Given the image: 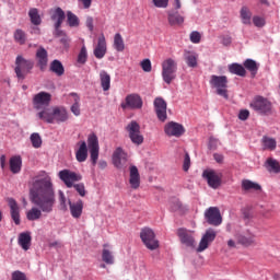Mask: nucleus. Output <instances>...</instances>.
<instances>
[{"label":"nucleus","mask_w":280,"mask_h":280,"mask_svg":"<svg viewBox=\"0 0 280 280\" xmlns=\"http://www.w3.org/2000/svg\"><path fill=\"white\" fill-rule=\"evenodd\" d=\"M30 200L35 205L26 212V218L30 222H35L43 218V213H51L54 205H56V190L51 177L36 176L33 178L30 187Z\"/></svg>","instance_id":"1"},{"label":"nucleus","mask_w":280,"mask_h":280,"mask_svg":"<svg viewBox=\"0 0 280 280\" xmlns=\"http://www.w3.org/2000/svg\"><path fill=\"white\" fill-rule=\"evenodd\" d=\"M37 117L46 124H65L69 121V112L62 106H56L39 110Z\"/></svg>","instance_id":"2"},{"label":"nucleus","mask_w":280,"mask_h":280,"mask_svg":"<svg viewBox=\"0 0 280 280\" xmlns=\"http://www.w3.org/2000/svg\"><path fill=\"white\" fill-rule=\"evenodd\" d=\"M32 69H34V61L31 59H26L25 57L19 55L15 58V74L18 80H25L28 73H32Z\"/></svg>","instance_id":"3"},{"label":"nucleus","mask_w":280,"mask_h":280,"mask_svg":"<svg viewBox=\"0 0 280 280\" xmlns=\"http://www.w3.org/2000/svg\"><path fill=\"white\" fill-rule=\"evenodd\" d=\"M178 63L172 58H167L162 62V78L166 84H172L176 80Z\"/></svg>","instance_id":"4"},{"label":"nucleus","mask_w":280,"mask_h":280,"mask_svg":"<svg viewBox=\"0 0 280 280\" xmlns=\"http://www.w3.org/2000/svg\"><path fill=\"white\" fill-rule=\"evenodd\" d=\"M210 85L212 86V89L217 90V93L221 97L229 100V91L226 90L229 86V79H226L225 75H221V77H218L215 74L211 75Z\"/></svg>","instance_id":"5"},{"label":"nucleus","mask_w":280,"mask_h":280,"mask_svg":"<svg viewBox=\"0 0 280 280\" xmlns=\"http://www.w3.org/2000/svg\"><path fill=\"white\" fill-rule=\"evenodd\" d=\"M140 238L149 250H156L160 246L159 240H156V234H154V231L150 228L141 230Z\"/></svg>","instance_id":"6"},{"label":"nucleus","mask_w":280,"mask_h":280,"mask_svg":"<svg viewBox=\"0 0 280 280\" xmlns=\"http://www.w3.org/2000/svg\"><path fill=\"white\" fill-rule=\"evenodd\" d=\"M122 110H141L143 108V98L139 94H129L125 102L120 104Z\"/></svg>","instance_id":"7"},{"label":"nucleus","mask_w":280,"mask_h":280,"mask_svg":"<svg viewBox=\"0 0 280 280\" xmlns=\"http://www.w3.org/2000/svg\"><path fill=\"white\" fill-rule=\"evenodd\" d=\"M88 148L90 152V159L93 166L97 165V159H100V140L97 135L90 133L88 136Z\"/></svg>","instance_id":"8"},{"label":"nucleus","mask_w":280,"mask_h":280,"mask_svg":"<svg viewBox=\"0 0 280 280\" xmlns=\"http://www.w3.org/2000/svg\"><path fill=\"white\" fill-rule=\"evenodd\" d=\"M250 108L260 115H268L272 110V103L264 96H256L250 103Z\"/></svg>","instance_id":"9"},{"label":"nucleus","mask_w":280,"mask_h":280,"mask_svg":"<svg viewBox=\"0 0 280 280\" xmlns=\"http://www.w3.org/2000/svg\"><path fill=\"white\" fill-rule=\"evenodd\" d=\"M58 177L62 180L66 187H68V189H71L74 183H80V180H82V175L80 173L67 168L60 171L58 173Z\"/></svg>","instance_id":"10"},{"label":"nucleus","mask_w":280,"mask_h":280,"mask_svg":"<svg viewBox=\"0 0 280 280\" xmlns=\"http://www.w3.org/2000/svg\"><path fill=\"white\" fill-rule=\"evenodd\" d=\"M129 139L136 144V145H141L143 143V136L141 135V126L137 120H132L127 125L126 128Z\"/></svg>","instance_id":"11"},{"label":"nucleus","mask_w":280,"mask_h":280,"mask_svg":"<svg viewBox=\"0 0 280 280\" xmlns=\"http://www.w3.org/2000/svg\"><path fill=\"white\" fill-rule=\"evenodd\" d=\"M202 177L211 189H220L222 186V173H218L214 170H206L202 173Z\"/></svg>","instance_id":"12"},{"label":"nucleus","mask_w":280,"mask_h":280,"mask_svg":"<svg viewBox=\"0 0 280 280\" xmlns=\"http://www.w3.org/2000/svg\"><path fill=\"white\" fill-rule=\"evenodd\" d=\"M51 103V94L47 92H39L33 97V106L35 110H45V108L49 107Z\"/></svg>","instance_id":"13"},{"label":"nucleus","mask_w":280,"mask_h":280,"mask_svg":"<svg viewBox=\"0 0 280 280\" xmlns=\"http://www.w3.org/2000/svg\"><path fill=\"white\" fill-rule=\"evenodd\" d=\"M112 161L117 170H126L128 167V154L122 148H117L114 151Z\"/></svg>","instance_id":"14"},{"label":"nucleus","mask_w":280,"mask_h":280,"mask_svg":"<svg viewBox=\"0 0 280 280\" xmlns=\"http://www.w3.org/2000/svg\"><path fill=\"white\" fill-rule=\"evenodd\" d=\"M215 237H218V232L213 229H208L200 240L197 253H203V250H207V248H209V244L214 242Z\"/></svg>","instance_id":"15"},{"label":"nucleus","mask_w":280,"mask_h":280,"mask_svg":"<svg viewBox=\"0 0 280 280\" xmlns=\"http://www.w3.org/2000/svg\"><path fill=\"white\" fill-rule=\"evenodd\" d=\"M154 110L156 117L160 121H165L167 119V102L163 97H156L153 102Z\"/></svg>","instance_id":"16"},{"label":"nucleus","mask_w":280,"mask_h":280,"mask_svg":"<svg viewBox=\"0 0 280 280\" xmlns=\"http://www.w3.org/2000/svg\"><path fill=\"white\" fill-rule=\"evenodd\" d=\"M206 220L209 224H212V226H220L222 224V215L220 214V209L217 207H210L205 212Z\"/></svg>","instance_id":"17"},{"label":"nucleus","mask_w":280,"mask_h":280,"mask_svg":"<svg viewBox=\"0 0 280 280\" xmlns=\"http://www.w3.org/2000/svg\"><path fill=\"white\" fill-rule=\"evenodd\" d=\"M164 132L167 137H183L185 127L178 122L170 121L164 126Z\"/></svg>","instance_id":"18"},{"label":"nucleus","mask_w":280,"mask_h":280,"mask_svg":"<svg viewBox=\"0 0 280 280\" xmlns=\"http://www.w3.org/2000/svg\"><path fill=\"white\" fill-rule=\"evenodd\" d=\"M178 237L182 244L189 248H196V238H194V232L185 229L178 230Z\"/></svg>","instance_id":"19"},{"label":"nucleus","mask_w":280,"mask_h":280,"mask_svg":"<svg viewBox=\"0 0 280 280\" xmlns=\"http://www.w3.org/2000/svg\"><path fill=\"white\" fill-rule=\"evenodd\" d=\"M51 21L55 22V33L58 35L62 34L60 27L65 21V11H62L60 8L55 9L51 14Z\"/></svg>","instance_id":"20"},{"label":"nucleus","mask_w":280,"mask_h":280,"mask_svg":"<svg viewBox=\"0 0 280 280\" xmlns=\"http://www.w3.org/2000/svg\"><path fill=\"white\" fill-rule=\"evenodd\" d=\"M107 47H106V37L104 34H101L97 39V45L94 48V56L97 60H102L104 56H106Z\"/></svg>","instance_id":"21"},{"label":"nucleus","mask_w":280,"mask_h":280,"mask_svg":"<svg viewBox=\"0 0 280 280\" xmlns=\"http://www.w3.org/2000/svg\"><path fill=\"white\" fill-rule=\"evenodd\" d=\"M37 60V66L39 67L40 71H45L47 69V63L49 62L47 50L40 46L35 55Z\"/></svg>","instance_id":"22"},{"label":"nucleus","mask_w":280,"mask_h":280,"mask_svg":"<svg viewBox=\"0 0 280 280\" xmlns=\"http://www.w3.org/2000/svg\"><path fill=\"white\" fill-rule=\"evenodd\" d=\"M8 203L11 211V218L14 224H21V209L19 208V203L16 202V200H14V198H9Z\"/></svg>","instance_id":"23"},{"label":"nucleus","mask_w":280,"mask_h":280,"mask_svg":"<svg viewBox=\"0 0 280 280\" xmlns=\"http://www.w3.org/2000/svg\"><path fill=\"white\" fill-rule=\"evenodd\" d=\"M69 207L72 218H74V220H80V218H82V211H84V201L81 199L74 202L69 201Z\"/></svg>","instance_id":"24"},{"label":"nucleus","mask_w":280,"mask_h":280,"mask_svg":"<svg viewBox=\"0 0 280 280\" xmlns=\"http://www.w3.org/2000/svg\"><path fill=\"white\" fill-rule=\"evenodd\" d=\"M129 172V185L132 189H139L141 185V175H139V168H137V166H130Z\"/></svg>","instance_id":"25"},{"label":"nucleus","mask_w":280,"mask_h":280,"mask_svg":"<svg viewBox=\"0 0 280 280\" xmlns=\"http://www.w3.org/2000/svg\"><path fill=\"white\" fill-rule=\"evenodd\" d=\"M79 148L75 151V159L78 161V163H84V161H86V159H89V148L86 147V142L85 141H80L78 143Z\"/></svg>","instance_id":"26"},{"label":"nucleus","mask_w":280,"mask_h":280,"mask_svg":"<svg viewBox=\"0 0 280 280\" xmlns=\"http://www.w3.org/2000/svg\"><path fill=\"white\" fill-rule=\"evenodd\" d=\"M235 238L237 240L238 244H242L243 246H250L255 244V235L250 233H240L237 232L235 234Z\"/></svg>","instance_id":"27"},{"label":"nucleus","mask_w":280,"mask_h":280,"mask_svg":"<svg viewBox=\"0 0 280 280\" xmlns=\"http://www.w3.org/2000/svg\"><path fill=\"white\" fill-rule=\"evenodd\" d=\"M18 243L23 250H30L32 246V234L30 232L21 233L19 235Z\"/></svg>","instance_id":"28"},{"label":"nucleus","mask_w":280,"mask_h":280,"mask_svg":"<svg viewBox=\"0 0 280 280\" xmlns=\"http://www.w3.org/2000/svg\"><path fill=\"white\" fill-rule=\"evenodd\" d=\"M102 259L104 264H107L108 266H113V264H115V255H113L109 244L103 245Z\"/></svg>","instance_id":"29"},{"label":"nucleus","mask_w":280,"mask_h":280,"mask_svg":"<svg viewBox=\"0 0 280 280\" xmlns=\"http://www.w3.org/2000/svg\"><path fill=\"white\" fill-rule=\"evenodd\" d=\"M240 16L243 25H253V11H250V8L246 5L242 7Z\"/></svg>","instance_id":"30"},{"label":"nucleus","mask_w":280,"mask_h":280,"mask_svg":"<svg viewBox=\"0 0 280 280\" xmlns=\"http://www.w3.org/2000/svg\"><path fill=\"white\" fill-rule=\"evenodd\" d=\"M23 165V160L21 155H15L10 159V170L12 174H19L21 172V167Z\"/></svg>","instance_id":"31"},{"label":"nucleus","mask_w":280,"mask_h":280,"mask_svg":"<svg viewBox=\"0 0 280 280\" xmlns=\"http://www.w3.org/2000/svg\"><path fill=\"white\" fill-rule=\"evenodd\" d=\"M184 58L186 60V65L191 69H195V67H198V54L194 51H185Z\"/></svg>","instance_id":"32"},{"label":"nucleus","mask_w":280,"mask_h":280,"mask_svg":"<svg viewBox=\"0 0 280 280\" xmlns=\"http://www.w3.org/2000/svg\"><path fill=\"white\" fill-rule=\"evenodd\" d=\"M266 168L270 174H280V163L273 158L267 159Z\"/></svg>","instance_id":"33"},{"label":"nucleus","mask_w":280,"mask_h":280,"mask_svg":"<svg viewBox=\"0 0 280 280\" xmlns=\"http://www.w3.org/2000/svg\"><path fill=\"white\" fill-rule=\"evenodd\" d=\"M242 189H244V191H261V186L253 180L243 179Z\"/></svg>","instance_id":"34"},{"label":"nucleus","mask_w":280,"mask_h":280,"mask_svg":"<svg viewBox=\"0 0 280 280\" xmlns=\"http://www.w3.org/2000/svg\"><path fill=\"white\" fill-rule=\"evenodd\" d=\"M100 82L103 91H110V74L105 70L100 72Z\"/></svg>","instance_id":"35"},{"label":"nucleus","mask_w":280,"mask_h":280,"mask_svg":"<svg viewBox=\"0 0 280 280\" xmlns=\"http://www.w3.org/2000/svg\"><path fill=\"white\" fill-rule=\"evenodd\" d=\"M50 71L60 78L61 75H65V66H62L60 60L55 59L50 63Z\"/></svg>","instance_id":"36"},{"label":"nucleus","mask_w":280,"mask_h":280,"mask_svg":"<svg viewBox=\"0 0 280 280\" xmlns=\"http://www.w3.org/2000/svg\"><path fill=\"white\" fill-rule=\"evenodd\" d=\"M262 148L264 150H269V152H275V150H277V139L272 137H264Z\"/></svg>","instance_id":"37"},{"label":"nucleus","mask_w":280,"mask_h":280,"mask_svg":"<svg viewBox=\"0 0 280 280\" xmlns=\"http://www.w3.org/2000/svg\"><path fill=\"white\" fill-rule=\"evenodd\" d=\"M229 71L230 73H233L234 75H240L241 78H244V75H246V69L240 63L230 65Z\"/></svg>","instance_id":"38"},{"label":"nucleus","mask_w":280,"mask_h":280,"mask_svg":"<svg viewBox=\"0 0 280 280\" xmlns=\"http://www.w3.org/2000/svg\"><path fill=\"white\" fill-rule=\"evenodd\" d=\"M114 49L121 52L126 49V44L124 43V37L121 34L116 33L114 36Z\"/></svg>","instance_id":"39"},{"label":"nucleus","mask_w":280,"mask_h":280,"mask_svg":"<svg viewBox=\"0 0 280 280\" xmlns=\"http://www.w3.org/2000/svg\"><path fill=\"white\" fill-rule=\"evenodd\" d=\"M67 23L69 27H80V18L75 15L73 12H67Z\"/></svg>","instance_id":"40"},{"label":"nucleus","mask_w":280,"mask_h":280,"mask_svg":"<svg viewBox=\"0 0 280 280\" xmlns=\"http://www.w3.org/2000/svg\"><path fill=\"white\" fill-rule=\"evenodd\" d=\"M13 38H14L15 43H18L19 45H25V43L27 42V35L21 28H18L14 32Z\"/></svg>","instance_id":"41"},{"label":"nucleus","mask_w":280,"mask_h":280,"mask_svg":"<svg viewBox=\"0 0 280 280\" xmlns=\"http://www.w3.org/2000/svg\"><path fill=\"white\" fill-rule=\"evenodd\" d=\"M170 25H183L185 23V18L178 13L168 14Z\"/></svg>","instance_id":"42"},{"label":"nucleus","mask_w":280,"mask_h":280,"mask_svg":"<svg viewBox=\"0 0 280 280\" xmlns=\"http://www.w3.org/2000/svg\"><path fill=\"white\" fill-rule=\"evenodd\" d=\"M70 97L73 100V105L71 106V113L75 115V117H80V96L77 94H71Z\"/></svg>","instance_id":"43"},{"label":"nucleus","mask_w":280,"mask_h":280,"mask_svg":"<svg viewBox=\"0 0 280 280\" xmlns=\"http://www.w3.org/2000/svg\"><path fill=\"white\" fill-rule=\"evenodd\" d=\"M244 67L245 69H247V71H250L252 75H257V70L259 69L257 67V62L253 59H247L244 62Z\"/></svg>","instance_id":"44"},{"label":"nucleus","mask_w":280,"mask_h":280,"mask_svg":"<svg viewBox=\"0 0 280 280\" xmlns=\"http://www.w3.org/2000/svg\"><path fill=\"white\" fill-rule=\"evenodd\" d=\"M28 16L33 25H40V15L38 14V9L33 8L28 11Z\"/></svg>","instance_id":"45"},{"label":"nucleus","mask_w":280,"mask_h":280,"mask_svg":"<svg viewBox=\"0 0 280 280\" xmlns=\"http://www.w3.org/2000/svg\"><path fill=\"white\" fill-rule=\"evenodd\" d=\"M86 60H89V52L86 51V46H82L77 62L79 65H86Z\"/></svg>","instance_id":"46"},{"label":"nucleus","mask_w":280,"mask_h":280,"mask_svg":"<svg viewBox=\"0 0 280 280\" xmlns=\"http://www.w3.org/2000/svg\"><path fill=\"white\" fill-rule=\"evenodd\" d=\"M31 142L33 148H40L43 145V139L40 138L39 133H32L31 135Z\"/></svg>","instance_id":"47"},{"label":"nucleus","mask_w":280,"mask_h":280,"mask_svg":"<svg viewBox=\"0 0 280 280\" xmlns=\"http://www.w3.org/2000/svg\"><path fill=\"white\" fill-rule=\"evenodd\" d=\"M252 21L255 25V27H265L266 26V18L261 15H254L252 18Z\"/></svg>","instance_id":"48"},{"label":"nucleus","mask_w":280,"mask_h":280,"mask_svg":"<svg viewBox=\"0 0 280 280\" xmlns=\"http://www.w3.org/2000/svg\"><path fill=\"white\" fill-rule=\"evenodd\" d=\"M140 66L145 73H150V71H152V61H150V59H143L140 62Z\"/></svg>","instance_id":"49"},{"label":"nucleus","mask_w":280,"mask_h":280,"mask_svg":"<svg viewBox=\"0 0 280 280\" xmlns=\"http://www.w3.org/2000/svg\"><path fill=\"white\" fill-rule=\"evenodd\" d=\"M55 34H56V36H62L60 39V43H61V45H63V47H66V49H68L69 43H71V38H69V36H67V34L65 32L59 33V35H58V33L55 32Z\"/></svg>","instance_id":"50"},{"label":"nucleus","mask_w":280,"mask_h":280,"mask_svg":"<svg viewBox=\"0 0 280 280\" xmlns=\"http://www.w3.org/2000/svg\"><path fill=\"white\" fill-rule=\"evenodd\" d=\"M75 191H78L79 196H81L82 198H84V196H86V188L84 187L83 183L80 184H73V186Z\"/></svg>","instance_id":"51"},{"label":"nucleus","mask_w":280,"mask_h":280,"mask_svg":"<svg viewBox=\"0 0 280 280\" xmlns=\"http://www.w3.org/2000/svg\"><path fill=\"white\" fill-rule=\"evenodd\" d=\"M190 42H192L195 45H198V43H200V40L202 39V35H200V33L198 31H194L190 33Z\"/></svg>","instance_id":"52"},{"label":"nucleus","mask_w":280,"mask_h":280,"mask_svg":"<svg viewBox=\"0 0 280 280\" xmlns=\"http://www.w3.org/2000/svg\"><path fill=\"white\" fill-rule=\"evenodd\" d=\"M152 3L155 8L165 9L170 5V0H152Z\"/></svg>","instance_id":"53"},{"label":"nucleus","mask_w":280,"mask_h":280,"mask_svg":"<svg viewBox=\"0 0 280 280\" xmlns=\"http://www.w3.org/2000/svg\"><path fill=\"white\" fill-rule=\"evenodd\" d=\"M189 167H191V158H189V153H186L183 164L184 172H189Z\"/></svg>","instance_id":"54"},{"label":"nucleus","mask_w":280,"mask_h":280,"mask_svg":"<svg viewBox=\"0 0 280 280\" xmlns=\"http://www.w3.org/2000/svg\"><path fill=\"white\" fill-rule=\"evenodd\" d=\"M59 202L62 209L67 210V197L62 190H59Z\"/></svg>","instance_id":"55"},{"label":"nucleus","mask_w":280,"mask_h":280,"mask_svg":"<svg viewBox=\"0 0 280 280\" xmlns=\"http://www.w3.org/2000/svg\"><path fill=\"white\" fill-rule=\"evenodd\" d=\"M248 117H250V112H248L247 109H243L238 113V119H241V121H246Z\"/></svg>","instance_id":"56"},{"label":"nucleus","mask_w":280,"mask_h":280,"mask_svg":"<svg viewBox=\"0 0 280 280\" xmlns=\"http://www.w3.org/2000/svg\"><path fill=\"white\" fill-rule=\"evenodd\" d=\"M79 5H82L84 10H89L91 8L93 0H78Z\"/></svg>","instance_id":"57"},{"label":"nucleus","mask_w":280,"mask_h":280,"mask_svg":"<svg viewBox=\"0 0 280 280\" xmlns=\"http://www.w3.org/2000/svg\"><path fill=\"white\" fill-rule=\"evenodd\" d=\"M221 43L225 47H229V45H231V43H232L231 36H229V35L221 36Z\"/></svg>","instance_id":"58"},{"label":"nucleus","mask_w":280,"mask_h":280,"mask_svg":"<svg viewBox=\"0 0 280 280\" xmlns=\"http://www.w3.org/2000/svg\"><path fill=\"white\" fill-rule=\"evenodd\" d=\"M218 143H219L218 139L210 138V140H209L210 150H215L218 148Z\"/></svg>","instance_id":"59"},{"label":"nucleus","mask_w":280,"mask_h":280,"mask_svg":"<svg viewBox=\"0 0 280 280\" xmlns=\"http://www.w3.org/2000/svg\"><path fill=\"white\" fill-rule=\"evenodd\" d=\"M85 25L90 30V32H93L94 30L93 18L91 16L86 18Z\"/></svg>","instance_id":"60"},{"label":"nucleus","mask_w":280,"mask_h":280,"mask_svg":"<svg viewBox=\"0 0 280 280\" xmlns=\"http://www.w3.org/2000/svg\"><path fill=\"white\" fill-rule=\"evenodd\" d=\"M213 159H214V161H217V163H224V155H222L220 153H214Z\"/></svg>","instance_id":"61"},{"label":"nucleus","mask_w":280,"mask_h":280,"mask_svg":"<svg viewBox=\"0 0 280 280\" xmlns=\"http://www.w3.org/2000/svg\"><path fill=\"white\" fill-rule=\"evenodd\" d=\"M98 167L101 170H106V167H108V163H106V161L102 160L98 162Z\"/></svg>","instance_id":"62"},{"label":"nucleus","mask_w":280,"mask_h":280,"mask_svg":"<svg viewBox=\"0 0 280 280\" xmlns=\"http://www.w3.org/2000/svg\"><path fill=\"white\" fill-rule=\"evenodd\" d=\"M176 209H180V201L178 199H175V206H172L173 211H176Z\"/></svg>","instance_id":"63"},{"label":"nucleus","mask_w":280,"mask_h":280,"mask_svg":"<svg viewBox=\"0 0 280 280\" xmlns=\"http://www.w3.org/2000/svg\"><path fill=\"white\" fill-rule=\"evenodd\" d=\"M228 246L229 248H235V241L233 240L228 241Z\"/></svg>","instance_id":"64"}]
</instances>
